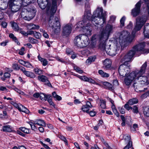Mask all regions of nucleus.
Here are the masks:
<instances>
[{
  "label": "nucleus",
  "mask_w": 149,
  "mask_h": 149,
  "mask_svg": "<svg viewBox=\"0 0 149 149\" xmlns=\"http://www.w3.org/2000/svg\"><path fill=\"white\" fill-rule=\"evenodd\" d=\"M85 11L83 19L77 24L76 29L79 28H82V31L84 33L85 35L88 37L92 34V29L91 26V24L89 23L91 21L94 24H99L100 22L97 21L102 19L103 24L106 21L105 15L103 13V10L102 7L97 8L94 13L92 16L91 13L90 9V6L88 3L86 4L85 6Z\"/></svg>",
  "instance_id": "obj_1"
},
{
  "label": "nucleus",
  "mask_w": 149,
  "mask_h": 149,
  "mask_svg": "<svg viewBox=\"0 0 149 149\" xmlns=\"http://www.w3.org/2000/svg\"><path fill=\"white\" fill-rule=\"evenodd\" d=\"M57 0H52L51 4L48 0H37L38 5L41 9L46 8V13L48 19L49 26L52 28L53 31L56 34L59 33L61 27L58 18L54 17L57 9Z\"/></svg>",
  "instance_id": "obj_2"
},
{
  "label": "nucleus",
  "mask_w": 149,
  "mask_h": 149,
  "mask_svg": "<svg viewBox=\"0 0 149 149\" xmlns=\"http://www.w3.org/2000/svg\"><path fill=\"white\" fill-rule=\"evenodd\" d=\"M113 26L110 24H107L105 29L99 35L95 34L93 35L91 39V43L90 46L92 48L96 47L97 41H100L99 45V47L104 48L105 47V41L108 38L109 35L112 30Z\"/></svg>",
  "instance_id": "obj_3"
},
{
  "label": "nucleus",
  "mask_w": 149,
  "mask_h": 149,
  "mask_svg": "<svg viewBox=\"0 0 149 149\" xmlns=\"http://www.w3.org/2000/svg\"><path fill=\"white\" fill-rule=\"evenodd\" d=\"M133 38L132 37L129 32L126 31H123L120 33L119 37L116 39L117 44H119L123 46L125 42H131L133 40Z\"/></svg>",
  "instance_id": "obj_4"
},
{
  "label": "nucleus",
  "mask_w": 149,
  "mask_h": 149,
  "mask_svg": "<svg viewBox=\"0 0 149 149\" xmlns=\"http://www.w3.org/2000/svg\"><path fill=\"white\" fill-rule=\"evenodd\" d=\"M90 42L88 37L84 34L77 36L74 40V44L78 47L83 48L88 46Z\"/></svg>",
  "instance_id": "obj_5"
},
{
  "label": "nucleus",
  "mask_w": 149,
  "mask_h": 149,
  "mask_svg": "<svg viewBox=\"0 0 149 149\" xmlns=\"http://www.w3.org/2000/svg\"><path fill=\"white\" fill-rule=\"evenodd\" d=\"M36 12L34 8L33 7L31 8H28L27 9H24V11L22 10L21 15L24 19L29 21L34 17Z\"/></svg>",
  "instance_id": "obj_6"
},
{
  "label": "nucleus",
  "mask_w": 149,
  "mask_h": 149,
  "mask_svg": "<svg viewBox=\"0 0 149 149\" xmlns=\"http://www.w3.org/2000/svg\"><path fill=\"white\" fill-rule=\"evenodd\" d=\"M147 20V17L145 16L139 17L136 19V24L132 32V35L133 38L136 32L141 30Z\"/></svg>",
  "instance_id": "obj_7"
},
{
  "label": "nucleus",
  "mask_w": 149,
  "mask_h": 149,
  "mask_svg": "<svg viewBox=\"0 0 149 149\" xmlns=\"http://www.w3.org/2000/svg\"><path fill=\"white\" fill-rule=\"evenodd\" d=\"M125 76V77L124 79V82L125 84L128 86L130 85L133 80H136V77H137L133 72Z\"/></svg>",
  "instance_id": "obj_8"
},
{
  "label": "nucleus",
  "mask_w": 149,
  "mask_h": 149,
  "mask_svg": "<svg viewBox=\"0 0 149 149\" xmlns=\"http://www.w3.org/2000/svg\"><path fill=\"white\" fill-rule=\"evenodd\" d=\"M130 69L128 66L125 64H123L120 65L118 69V72L121 76L124 77L129 74Z\"/></svg>",
  "instance_id": "obj_9"
},
{
  "label": "nucleus",
  "mask_w": 149,
  "mask_h": 149,
  "mask_svg": "<svg viewBox=\"0 0 149 149\" xmlns=\"http://www.w3.org/2000/svg\"><path fill=\"white\" fill-rule=\"evenodd\" d=\"M136 77V80H138L139 86H144L149 84V80L148 78L145 76L140 75Z\"/></svg>",
  "instance_id": "obj_10"
},
{
  "label": "nucleus",
  "mask_w": 149,
  "mask_h": 149,
  "mask_svg": "<svg viewBox=\"0 0 149 149\" xmlns=\"http://www.w3.org/2000/svg\"><path fill=\"white\" fill-rule=\"evenodd\" d=\"M17 1H20L19 0H9L8 2V5L12 12H16L19 10L20 6L18 5H15L14 3Z\"/></svg>",
  "instance_id": "obj_11"
},
{
  "label": "nucleus",
  "mask_w": 149,
  "mask_h": 149,
  "mask_svg": "<svg viewBox=\"0 0 149 149\" xmlns=\"http://www.w3.org/2000/svg\"><path fill=\"white\" fill-rule=\"evenodd\" d=\"M72 28V24H68L65 25L63 29L62 35L65 37H67L69 36L71 33Z\"/></svg>",
  "instance_id": "obj_12"
},
{
  "label": "nucleus",
  "mask_w": 149,
  "mask_h": 149,
  "mask_svg": "<svg viewBox=\"0 0 149 149\" xmlns=\"http://www.w3.org/2000/svg\"><path fill=\"white\" fill-rule=\"evenodd\" d=\"M147 66V62H145L142 65L139 70H136L133 72L135 73L137 77H138L140 75H142L144 74L146 72V70Z\"/></svg>",
  "instance_id": "obj_13"
},
{
  "label": "nucleus",
  "mask_w": 149,
  "mask_h": 149,
  "mask_svg": "<svg viewBox=\"0 0 149 149\" xmlns=\"http://www.w3.org/2000/svg\"><path fill=\"white\" fill-rule=\"evenodd\" d=\"M11 104L20 111L28 113L29 112V110L25 107L20 104H18L13 101L11 102Z\"/></svg>",
  "instance_id": "obj_14"
},
{
  "label": "nucleus",
  "mask_w": 149,
  "mask_h": 149,
  "mask_svg": "<svg viewBox=\"0 0 149 149\" xmlns=\"http://www.w3.org/2000/svg\"><path fill=\"white\" fill-rule=\"evenodd\" d=\"M141 1H139L136 5L135 8L132 10V14L134 17L137 16L140 13Z\"/></svg>",
  "instance_id": "obj_15"
},
{
  "label": "nucleus",
  "mask_w": 149,
  "mask_h": 149,
  "mask_svg": "<svg viewBox=\"0 0 149 149\" xmlns=\"http://www.w3.org/2000/svg\"><path fill=\"white\" fill-rule=\"evenodd\" d=\"M38 79L41 81L45 82V84L48 86L51 87L52 86L49 81L48 78L43 75H39L38 77Z\"/></svg>",
  "instance_id": "obj_16"
},
{
  "label": "nucleus",
  "mask_w": 149,
  "mask_h": 149,
  "mask_svg": "<svg viewBox=\"0 0 149 149\" xmlns=\"http://www.w3.org/2000/svg\"><path fill=\"white\" fill-rule=\"evenodd\" d=\"M145 47V42H141L139 44L136 45L134 47V49L137 51H140L141 53H143V51L146 49H144Z\"/></svg>",
  "instance_id": "obj_17"
},
{
  "label": "nucleus",
  "mask_w": 149,
  "mask_h": 149,
  "mask_svg": "<svg viewBox=\"0 0 149 149\" xmlns=\"http://www.w3.org/2000/svg\"><path fill=\"white\" fill-rule=\"evenodd\" d=\"M93 107L90 102L89 101H87L86 102V104L82 106L81 108V110L84 112H86L87 113H89V111L90 108Z\"/></svg>",
  "instance_id": "obj_18"
},
{
  "label": "nucleus",
  "mask_w": 149,
  "mask_h": 149,
  "mask_svg": "<svg viewBox=\"0 0 149 149\" xmlns=\"http://www.w3.org/2000/svg\"><path fill=\"white\" fill-rule=\"evenodd\" d=\"M103 63L104 65L103 68L104 69L109 68L111 65V61L108 58H106L103 61Z\"/></svg>",
  "instance_id": "obj_19"
},
{
  "label": "nucleus",
  "mask_w": 149,
  "mask_h": 149,
  "mask_svg": "<svg viewBox=\"0 0 149 149\" xmlns=\"http://www.w3.org/2000/svg\"><path fill=\"white\" fill-rule=\"evenodd\" d=\"M21 2V6L23 7L27 6L29 4L34 3L36 0H19Z\"/></svg>",
  "instance_id": "obj_20"
},
{
  "label": "nucleus",
  "mask_w": 149,
  "mask_h": 149,
  "mask_svg": "<svg viewBox=\"0 0 149 149\" xmlns=\"http://www.w3.org/2000/svg\"><path fill=\"white\" fill-rule=\"evenodd\" d=\"M143 33L145 37L149 38V23L146 24L144 26Z\"/></svg>",
  "instance_id": "obj_21"
},
{
  "label": "nucleus",
  "mask_w": 149,
  "mask_h": 149,
  "mask_svg": "<svg viewBox=\"0 0 149 149\" xmlns=\"http://www.w3.org/2000/svg\"><path fill=\"white\" fill-rule=\"evenodd\" d=\"M101 83L104 86V87L110 90H112L113 89V85L107 81H102Z\"/></svg>",
  "instance_id": "obj_22"
},
{
  "label": "nucleus",
  "mask_w": 149,
  "mask_h": 149,
  "mask_svg": "<svg viewBox=\"0 0 149 149\" xmlns=\"http://www.w3.org/2000/svg\"><path fill=\"white\" fill-rule=\"evenodd\" d=\"M34 124L42 127H45L46 124L43 120H37L34 121Z\"/></svg>",
  "instance_id": "obj_23"
},
{
  "label": "nucleus",
  "mask_w": 149,
  "mask_h": 149,
  "mask_svg": "<svg viewBox=\"0 0 149 149\" xmlns=\"http://www.w3.org/2000/svg\"><path fill=\"white\" fill-rule=\"evenodd\" d=\"M26 26L30 30L38 29L39 28L38 25H36L32 23L27 24Z\"/></svg>",
  "instance_id": "obj_24"
},
{
  "label": "nucleus",
  "mask_w": 149,
  "mask_h": 149,
  "mask_svg": "<svg viewBox=\"0 0 149 149\" xmlns=\"http://www.w3.org/2000/svg\"><path fill=\"white\" fill-rule=\"evenodd\" d=\"M24 74L26 76L32 78H35L36 76L34 74L33 72L26 70L24 72Z\"/></svg>",
  "instance_id": "obj_25"
},
{
  "label": "nucleus",
  "mask_w": 149,
  "mask_h": 149,
  "mask_svg": "<svg viewBox=\"0 0 149 149\" xmlns=\"http://www.w3.org/2000/svg\"><path fill=\"white\" fill-rule=\"evenodd\" d=\"M145 47L147 48L143 51V54H148L149 53V41L145 42Z\"/></svg>",
  "instance_id": "obj_26"
},
{
  "label": "nucleus",
  "mask_w": 149,
  "mask_h": 149,
  "mask_svg": "<svg viewBox=\"0 0 149 149\" xmlns=\"http://www.w3.org/2000/svg\"><path fill=\"white\" fill-rule=\"evenodd\" d=\"M136 52H137V51L135 49H134L133 47L132 49L127 53V56H134L136 54Z\"/></svg>",
  "instance_id": "obj_27"
},
{
  "label": "nucleus",
  "mask_w": 149,
  "mask_h": 149,
  "mask_svg": "<svg viewBox=\"0 0 149 149\" xmlns=\"http://www.w3.org/2000/svg\"><path fill=\"white\" fill-rule=\"evenodd\" d=\"M98 73L103 77H108L109 76L108 73L104 72L101 70H100L98 71Z\"/></svg>",
  "instance_id": "obj_28"
},
{
  "label": "nucleus",
  "mask_w": 149,
  "mask_h": 149,
  "mask_svg": "<svg viewBox=\"0 0 149 149\" xmlns=\"http://www.w3.org/2000/svg\"><path fill=\"white\" fill-rule=\"evenodd\" d=\"M13 29L15 31H17L19 30V28L17 24L15 22H11Z\"/></svg>",
  "instance_id": "obj_29"
},
{
  "label": "nucleus",
  "mask_w": 149,
  "mask_h": 149,
  "mask_svg": "<svg viewBox=\"0 0 149 149\" xmlns=\"http://www.w3.org/2000/svg\"><path fill=\"white\" fill-rule=\"evenodd\" d=\"M39 61L42 63L43 66H46L48 64V62L46 59L42 58L41 56H38Z\"/></svg>",
  "instance_id": "obj_30"
},
{
  "label": "nucleus",
  "mask_w": 149,
  "mask_h": 149,
  "mask_svg": "<svg viewBox=\"0 0 149 149\" xmlns=\"http://www.w3.org/2000/svg\"><path fill=\"white\" fill-rule=\"evenodd\" d=\"M95 59V56H90L86 61V63L88 64H90L94 61Z\"/></svg>",
  "instance_id": "obj_31"
},
{
  "label": "nucleus",
  "mask_w": 149,
  "mask_h": 149,
  "mask_svg": "<svg viewBox=\"0 0 149 149\" xmlns=\"http://www.w3.org/2000/svg\"><path fill=\"white\" fill-rule=\"evenodd\" d=\"M2 130L5 132H10L12 131L11 128L9 125L4 126L3 127Z\"/></svg>",
  "instance_id": "obj_32"
},
{
  "label": "nucleus",
  "mask_w": 149,
  "mask_h": 149,
  "mask_svg": "<svg viewBox=\"0 0 149 149\" xmlns=\"http://www.w3.org/2000/svg\"><path fill=\"white\" fill-rule=\"evenodd\" d=\"M66 53L67 55H71V56H76L77 55V54H74L72 50L70 49H66Z\"/></svg>",
  "instance_id": "obj_33"
},
{
  "label": "nucleus",
  "mask_w": 149,
  "mask_h": 149,
  "mask_svg": "<svg viewBox=\"0 0 149 149\" xmlns=\"http://www.w3.org/2000/svg\"><path fill=\"white\" fill-rule=\"evenodd\" d=\"M138 102V100L136 98H134L129 100L128 102V103L129 105H132L134 104H136Z\"/></svg>",
  "instance_id": "obj_34"
},
{
  "label": "nucleus",
  "mask_w": 149,
  "mask_h": 149,
  "mask_svg": "<svg viewBox=\"0 0 149 149\" xmlns=\"http://www.w3.org/2000/svg\"><path fill=\"white\" fill-rule=\"evenodd\" d=\"M29 123L30 125L32 130H37L38 127L36 126V124H34V121H33V122H29Z\"/></svg>",
  "instance_id": "obj_35"
},
{
  "label": "nucleus",
  "mask_w": 149,
  "mask_h": 149,
  "mask_svg": "<svg viewBox=\"0 0 149 149\" xmlns=\"http://www.w3.org/2000/svg\"><path fill=\"white\" fill-rule=\"evenodd\" d=\"M132 60V56H124V60L123 61V62L125 63L131 61Z\"/></svg>",
  "instance_id": "obj_36"
},
{
  "label": "nucleus",
  "mask_w": 149,
  "mask_h": 149,
  "mask_svg": "<svg viewBox=\"0 0 149 149\" xmlns=\"http://www.w3.org/2000/svg\"><path fill=\"white\" fill-rule=\"evenodd\" d=\"M9 37L10 38H12L14 41L17 43V45H19L20 44L19 42L18 41L16 38L14 36V35L13 33L10 34Z\"/></svg>",
  "instance_id": "obj_37"
},
{
  "label": "nucleus",
  "mask_w": 149,
  "mask_h": 149,
  "mask_svg": "<svg viewBox=\"0 0 149 149\" xmlns=\"http://www.w3.org/2000/svg\"><path fill=\"white\" fill-rule=\"evenodd\" d=\"M10 74L9 72H5L4 74V77H1V79L3 81H4L5 80V78H9L10 77Z\"/></svg>",
  "instance_id": "obj_38"
},
{
  "label": "nucleus",
  "mask_w": 149,
  "mask_h": 149,
  "mask_svg": "<svg viewBox=\"0 0 149 149\" xmlns=\"http://www.w3.org/2000/svg\"><path fill=\"white\" fill-rule=\"evenodd\" d=\"M49 98H47V101L49 104L52 105L54 108H56L55 105L54 104L53 102L52 101L51 97V95H49ZM48 98V97L47 98Z\"/></svg>",
  "instance_id": "obj_39"
},
{
  "label": "nucleus",
  "mask_w": 149,
  "mask_h": 149,
  "mask_svg": "<svg viewBox=\"0 0 149 149\" xmlns=\"http://www.w3.org/2000/svg\"><path fill=\"white\" fill-rule=\"evenodd\" d=\"M100 105L101 108L102 109H105L106 108V102L103 100H100Z\"/></svg>",
  "instance_id": "obj_40"
},
{
  "label": "nucleus",
  "mask_w": 149,
  "mask_h": 149,
  "mask_svg": "<svg viewBox=\"0 0 149 149\" xmlns=\"http://www.w3.org/2000/svg\"><path fill=\"white\" fill-rule=\"evenodd\" d=\"M144 115L147 117H149V108L146 107L144 109L143 111Z\"/></svg>",
  "instance_id": "obj_41"
},
{
  "label": "nucleus",
  "mask_w": 149,
  "mask_h": 149,
  "mask_svg": "<svg viewBox=\"0 0 149 149\" xmlns=\"http://www.w3.org/2000/svg\"><path fill=\"white\" fill-rule=\"evenodd\" d=\"M74 69L77 72L80 74L82 73L83 72V71L79 67L77 66H74Z\"/></svg>",
  "instance_id": "obj_42"
},
{
  "label": "nucleus",
  "mask_w": 149,
  "mask_h": 149,
  "mask_svg": "<svg viewBox=\"0 0 149 149\" xmlns=\"http://www.w3.org/2000/svg\"><path fill=\"white\" fill-rule=\"evenodd\" d=\"M39 97L42 100H46V98H47L46 95L42 93H40V94ZM49 95H48L47 97V98L49 97Z\"/></svg>",
  "instance_id": "obj_43"
},
{
  "label": "nucleus",
  "mask_w": 149,
  "mask_h": 149,
  "mask_svg": "<svg viewBox=\"0 0 149 149\" xmlns=\"http://www.w3.org/2000/svg\"><path fill=\"white\" fill-rule=\"evenodd\" d=\"M20 130L22 132L26 134L29 133V130L25 127H20Z\"/></svg>",
  "instance_id": "obj_44"
},
{
  "label": "nucleus",
  "mask_w": 149,
  "mask_h": 149,
  "mask_svg": "<svg viewBox=\"0 0 149 149\" xmlns=\"http://www.w3.org/2000/svg\"><path fill=\"white\" fill-rule=\"evenodd\" d=\"M120 117L123 121L121 125L122 126H124L125 125V122L126 121L127 118H125L123 115H121Z\"/></svg>",
  "instance_id": "obj_45"
},
{
  "label": "nucleus",
  "mask_w": 149,
  "mask_h": 149,
  "mask_svg": "<svg viewBox=\"0 0 149 149\" xmlns=\"http://www.w3.org/2000/svg\"><path fill=\"white\" fill-rule=\"evenodd\" d=\"M34 70L35 73L38 74H40L42 73V70L38 68H35Z\"/></svg>",
  "instance_id": "obj_46"
},
{
  "label": "nucleus",
  "mask_w": 149,
  "mask_h": 149,
  "mask_svg": "<svg viewBox=\"0 0 149 149\" xmlns=\"http://www.w3.org/2000/svg\"><path fill=\"white\" fill-rule=\"evenodd\" d=\"M87 82H88L90 83H91L93 84H96L100 85L98 83H96L95 81L90 77H88V80Z\"/></svg>",
  "instance_id": "obj_47"
},
{
  "label": "nucleus",
  "mask_w": 149,
  "mask_h": 149,
  "mask_svg": "<svg viewBox=\"0 0 149 149\" xmlns=\"http://www.w3.org/2000/svg\"><path fill=\"white\" fill-rule=\"evenodd\" d=\"M101 141L103 142L104 146L107 148L109 149H111V147L109 146L108 143H107L105 141V140L103 138H102L101 139Z\"/></svg>",
  "instance_id": "obj_48"
},
{
  "label": "nucleus",
  "mask_w": 149,
  "mask_h": 149,
  "mask_svg": "<svg viewBox=\"0 0 149 149\" xmlns=\"http://www.w3.org/2000/svg\"><path fill=\"white\" fill-rule=\"evenodd\" d=\"M132 141H130L128 142L127 144L125 146L123 149H129L130 148L132 147Z\"/></svg>",
  "instance_id": "obj_49"
},
{
  "label": "nucleus",
  "mask_w": 149,
  "mask_h": 149,
  "mask_svg": "<svg viewBox=\"0 0 149 149\" xmlns=\"http://www.w3.org/2000/svg\"><path fill=\"white\" fill-rule=\"evenodd\" d=\"M34 37L37 39L40 38L41 36L40 33L37 32H34Z\"/></svg>",
  "instance_id": "obj_50"
},
{
  "label": "nucleus",
  "mask_w": 149,
  "mask_h": 149,
  "mask_svg": "<svg viewBox=\"0 0 149 149\" xmlns=\"http://www.w3.org/2000/svg\"><path fill=\"white\" fill-rule=\"evenodd\" d=\"M125 19V17L123 16L120 20V25L122 26H123L124 25V22Z\"/></svg>",
  "instance_id": "obj_51"
},
{
  "label": "nucleus",
  "mask_w": 149,
  "mask_h": 149,
  "mask_svg": "<svg viewBox=\"0 0 149 149\" xmlns=\"http://www.w3.org/2000/svg\"><path fill=\"white\" fill-rule=\"evenodd\" d=\"M123 138L126 141H128V142L130 141H130V140H131L130 136V135H125L124 136Z\"/></svg>",
  "instance_id": "obj_52"
},
{
  "label": "nucleus",
  "mask_w": 149,
  "mask_h": 149,
  "mask_svg": "<svg viewBox=\"0 0 149 149\" xmlns=\"http://www.w3.org/2000/svg\"><path fill=\"white\" fill-rule=\"evenodd\" d=\"M29 41L32 44H34L36 42V40L33 38L32 37H30L29 38Z\"/></svg>",
  "instance_id": "obj_53"
},
{
  "label": "nucleus",
  "mask_w": 149,
  "mask_h": 149,
  "mask_svg": "<svg viewBox=\"0 0 149 149\" xmlns=\"http://www.w3.org/2000/svg\"><path fill=\"white\" fill-rule=\"evenodd\" d=\"M9 41L8 40H6L3 42L0 43V45L2 46H6L8 42Z\"/></svg>",
  "instance_id": "obj_54"
},
{
  "label": "nucleus",
  "mask_w": 149,
  "mask_h": 149,
  "mask_svg": "<svg viewBox=\"0 0 149 149\" xmlns=\"http://www.w3.org/2000/svg\"><path fill=\"white\" fill-rule=\"evenodd\" d=\"M12 68L13 69L16 70H18L19 69V68L18 65L16 63H14L13 65Z\"/></svg>",
  "instance_id": "obj_55"
},
{
  "label": "nucleus",
  "mask_w": 149,
  "mask_h": 149,
  "mask_svg": "<svg viewBox=\"0 0 149 149\" xmlns=\"http://www.w3.org/2000/svg\"><path fill=\"white\" fill-rule=\"evenodd\" d=\"M129 104L127 102L125 105L124 107L128 110H129L130 109H132V107L129 106Z\"/></svg>",
  "instance_id": "obj_56"
},
{
  "label": "nucleus",
  "mask_w": 149,
  "mask_h": 149,
  "mask_svg": "<svg viewBox=\"0 0 149 149\" xmlns=\"http://www.w3.org/2000/svg\"><path fill=\"white\" fill-rule=\"evenodd\" d=\"M24 48L23 47H22L19 52V54L21 55H24Z\"/></svg>",
  "instance_id": "obj_57"
},
{
  "label": "nucleus",
  "mask_w": 149,
  "mask_h": 149,
  "mask_svg": "<svg viewBox=\"0 0 149 149\" xmlns=\"http://www.w3.org/2000/svg\"><path fill=\"white\" fill-rule=\"evenodd\" d=\"M110 101L112 104L111 108L112 110L116 109L115 106L114 105V102L112 100L110 99Z\"/></svg>",
  "instance_id": "obj_58"
},
{
  "label": "nucleus",
  "mask_w": 149,
  "mask_h": 149,
  "mask_svg": "<svg viewBox=\"0 0 149 149\" xmlns=\"http://www.w3.org/2000/svg\"><path fill=\"white\" fill-rule=\"evenodd\" d=\"M133 111L134 113H137L138 112V109L137 107L136 106H134L132 108Z\"/></svg>",
  "instance_id": "obj_59"
},
{
  "label": "nucleus",
  "mask_w": 149,
  "mask_h": 149,
  "mask_svg": "<svg viewBox=\"0 0 149 149\" xmlns=\"http://www.w3.org/2000/svg\"><path fill=\"white\" fill-rule=\"evenodd\" d=\"M59 137L64 142L66 143L67 144V141L64 136L60 135L59 136Z\"/></svg>",
  "instance_id": "obj_60"
},
{
  "label": "nucleus",
  "mask_w": 149,
  "mask_h": 149,
  "mask_svg": "<svg viewBox=\"0 0 149 149\" xmlns=\"http://www.w3.org/2000/svg\"><path fill=\"white\" fill-rule=\"evenodd\" d=\"M148 92L146 93H145L143 94L141 96V98L142 99H144L146 98L148 96Z\"/></svg>",
  "instance_id": "obj_61"
},
{
  "label": "nucleus",
  "mask_w": 149,
  "mask_h": 149,
  "mask_svg": "<svg viewBox=\"0 0 149 149\" xmlns=\"http://www.w3.org/2000/svg\"><path fill=\"white\" fill-rule=\"evenodd\" d=\"M24 66L28 68H31V64L29 62H25Z\"/></svg>",
  "instance_id": "obj_62"
},
{
  "label": "nucleus",
  "mask_w": 149,
  "mask_h": 149,
  "mask_svg": "<svg viewBox=\"0 0 149 149\" xmlns=\"http://www.w3.org/2000/svg\"><path fill=\"white\" fill-rule=\"evenodd\" d=\"M119 109L120 112L121 114H123L125 113V110L123 108L119 107Z\"/></svg>",
  "instance_id": "obj_63"
},
{
  "label": "nucleus",
  "mask_w": 149,
  "mask_h": 149,
  "mask_svg": "<svg viewBox=\"0 0 149 149\" xmlns=\"http://www.w3.org/2000/svg\"><path fill=\"white\" fill-rule=\"evenodd\" d=\"M88 113L91 116H94L96 114V113L94 110L91 111Z\"/></svg>",
  "instance_id": "obj_64"
}]
</instances>
